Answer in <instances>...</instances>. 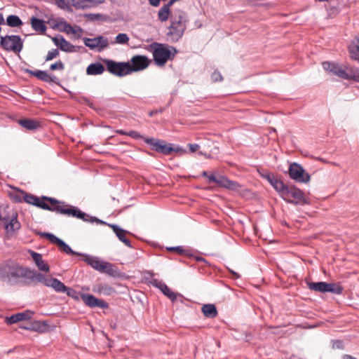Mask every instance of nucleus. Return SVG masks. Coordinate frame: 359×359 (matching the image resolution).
<instances>
[{
  "mask_svg": "<svg viewBox=\"0 0 359 359\" xmlns=\"http://www.w3.org/2000/svg\"><path fill=\"white\" fill-rule=\"evenodd\" d=\"M0 280L12 285L29 286L41 283L57 292L65 293L67 287L57 278H48L43 273L13 260L0 264Z\"/></svg>",
  "mask_w": 359,
  "mask_h": 359,
  "instance_id": "1",
  "label": "nucleus"
},
{
  "mask_svg": "<svg viewBox=\"0 0 359 359\" xmlns=\"http://www.w3.org/2000/svg\"><path fill=\"white\" fill-rule=\"evenodd\" d=\"M22 193L24 194L25 202L43 210L55 212L60 215L72 216L73 217L81 219L84 222L106 224V222L101 219L95 217L90 216L82 212L78 208L67 204L65 202L59 201L55 198L45 196H43L41 198H39L38 196L31 194Z\"/></svg>",
  "mask_w": 359,
  "mask_h": 359,
  "instance_id": "2",
  "label": "nucleus"
},
{
  "mask_svg": "<svg viewBox=\"0 0 359 359\" xmlns=\"http://www.w3.org/2000/svg\"><path fill=\"white\" fill-rule=\"evenodd\" d=\"M187 14L181 10L176 11L170 15V25L166 34L171 42H177L184 35L188 22Z\"/></svg>",
  "mask_w": 359,
  "mask_h": 359,
  "instance_id": "3",
  "label": "nucleus"
},
{
  "mask_svg": "<svg viewBox=\"0 0 359 359\" xmlns=\"http://www.w3.org/2000/svg\"><path fill=\"white\" fill-rule=\"evenodd\" d=\"M155 64L159 67L164 66L168 60H172L177 53V50L165 43L154 42L149 45Z\"/></svg>",
  "mask_w": 359,
  "mask_h": 359,
  "instance_id": "4",
  "label": "nucleus"
},
{
  "mask_svg": "<svg viewBox=\"0 0 359 359\" xmlns=\"http://www.w3.org/2000/svg\"><path fill=\"white\" fill-rule=\"evenodd\" d=\"M280 196L288 203L301 205L309 204V198L304 193L294 186L287 185Z\"/></svg>",
  "mask_w": 359,
  "mask_h": 359,
  "instance_id": "5",
  "label": "nucleus"
},
{
  "mask_svg": "<svg viewBox=\"0 0 359 359\" xmlns=\"http://www.w3.org/2000/svg\"><path fill=\"white\" fill-rule=\"evenodd\" d=\"M102 61L106 67V69L111 74L123 77L130 74L129 62H116L111 59L104 58Z\"/></svg>",
  "mask_w": 359,
  "mask_h": 359,
  "instance_id": "6",
  "label": "nucleus"
},
{
  "mask_svg": "<svg viewBox=\"0 0 359 359\" xmlns=\"http://www.w3.org/2000/svg\"><path fill=\"white\" fill-rule=\"evenodd\" d=\"M0 46L6 51L19 53L23 48V41L18 35L1 36Z\"/></svg>",
  "mask_w": 359,
  "mask_h": 359,
  "instance_id": "7",
  "label": "nucleus"
},
{
  "mask_svg": "<svg viewBox=\"0 0 359 359\" xmlns=\"http://www.w3.org/2000/svg\"><path fill=\"white\" fill-rule=\"evenodd\" d=\"M144 142L149 144L151 149L164 155H169L172 151H178L179 149L172 147V144H165V141L154 137L144 138Z\"/></svg>",
  "mask_w": 359,
  "mask_h": 359,
  "instance_id": "8",
  "label": "nucleus"
},
{
  "mask_svg": "<svg viewBox=\"0 0 359 359\" xmlns=\"http://www.w3.org/2000/svg\"><path fill=\"white\" fill-rule=\"evenodd\" d=\"M289 175L291 179L300 183H307L311 180V175L306 172L303 167L297 163H293L290 165Z\"/></svg>",
  "mask_w": 359,
  "mask_h": 359,
  "instance_id": "9",
  "label": "nucleus"
},
{
  "mask_svg": "<svg viewBox=\"0 0 359 359\" xmlns=\"http://www.w3.org/2000/svg\"><path fill=\"white\" fill-rule=\"evenodd\" d=\"M39 234L41 237L46 238L48 239L52 243L55 244L57 245V247L60 248V250L67 255H83L82 253L77 252L76 251H74L69 245H67L64 241L62 239L57 238L56 236H55L53 233H46V232H40Z\"/></svg>",
  "mask_w": 359,
  "mask_h": 359,
  "instance_id": "10",
  "label": "nucleus"
},
{
  "mask_svg": "<svg viewBox=\"0 0 359 359\" xmlns=\"http://www.w3.org/2000/svg\"><path fill=\"white\" fill-rule=\"evenodd\" d=\"M83 43L86 46L91 50L97 49L99 51L105 49L109 46L107 38L103 36H99L95 38H84Z\"/></svg>",
  "mask_w": 359,
  "mask_h": 359,
  "instance_id": "11",
  "label": "nucleus"
},
{
  "mask_svg": "<svg viewBox=\"0 0 359 359\" xmlns=\"http://www.w3.org/2000/svg\"><path fill=\"white\" fill-rule=\"evenodd\" d=\"M129 62L130 74L135 72H138L146 69L149 65V60L144 55H135Z\"/></svg>",
  "mask_w": 359,
  "mask_h": 359,
  "instance_id": "12",
  "label": "nucleus"
},
{
  "mask_svg": "<svg viewBox=\"0 0 359 359\" xmlns=\"http://www.w3.org/2000/svg\"><path fill=\"white\" fill-rule=\"evenodd\" d=\"M24 72L26 73L29 74L30 75H32L35 77H36L38 79L47 82V83H57L58 79L55 76L49 75L47 72L43 71V70H36L33 71L29 69H25Z\"/></svg>",
  "mask_w": 359,
  "mask_h": 359,
  "instance_id": "13",
  "label": "nucleus"
},
{
  "mask_svg": "<svg viewBox=\"0 0 359 359\" xmlns=\"http://www.w3.org/2000/svg\"><path fill=\"white\" fill-rule=\"evenodd\" d=\"M322 65L326 72L343 79L345 70L344 67H342L338 63L328 61L323 62Z\"/></svg>",
  "mask_w": 359,
  "mask_h": 359,
  "instance_id": "14",
  "label": "nucleus"
},
{
  "mask_svg": "<svg viewBox=\"0 0 359 359\" xmlns=\"http://www.w3.org/2000/svg\"><path fill=\"white\" fill-rule=\"evenodd\" d=\"M29 253L39 270L46 273L50 271L48 264L42 259V255L32 250H29Z\"/></svg>",
  "mask_w": 359,
  "mask_h": 359,
  "instance_id": "15",
  "label": "nucleus"
},
{
  "mask_svg": "<svg viewBox=\"0 0 359 359\" xmlns=\"http://www.w3.org/2000/svg\"><path fill=\"white\" fill-rule=\"evenodd\" d=\"M32 315L33 313L32 311L27 310L23 312L12 315L10 317H6L5 321L8 325H12L20 321L29 320L32 318Z\"/></svg>",
  "mask_w": 359,
  "mask_h": 359,
  "instance_id": "16",
  "label": "nucleus"
},
{
  "mask_svg": "<svg viewBox=\"0 0 359 359\" xmlns=\"http://www.w3.org/2000/svg\"><path fill=\"white\" fill-rule=\"evenodd\" d=\"M264 177L267 180V181L271 184V186L278 191L280 193V195L282 194L283 191L285 190V188L287 185L285 184L283 181H281L280 179L277 178L272 173H268L264 175Z\"/></svg>",
  "mask_w": 359,
  "mask_h": 359,
  "instance_id": "17",
  "label": "nucleus"
},
{
  "mask_svg": "<svg viewBox=\"0 0 359 359\" xmlns=\"http://www.w3.org/2000/svg\"><path fill=\"white\" fill-rule=\"evenodd\" d=\"M82 256L84 257L83 260L95 270L101 272V270L104 269V262H101L98 257L86 254H83Z\"/></svg>",
  "mask_w": 359,
  "mask_h": 359,
  "instance_id": "18",
  "label": "nucleus"
},
{
  "mask_svg": "<svg viewBox=\"0 0 359 359\" xmlns=\"http://www.w3.org/2000/svg\"><path fill=\"white\" fill-rule=\"evenodd\" d=\"M109 226L112 229L114 233L121 242L126 246L133 248L130 241L126 238L127 231L126 230L121 229L116 224H109Z\"/></svg>",
  "mask_w": 359,
  "mask_h": 359,
  "instance_id": "19",
  "label": "nucleus"
},
{
  "mask_svg": "<svg viewBox=\"0 0 359 359\" xmlns=\"http://www.w3.org/2000/svg\"><path fill=\"white\" fill-rule=\"evenodd\" d=\"M344 69V79L359 82V68L345 65Z\"/></svg>",
  "mask_w": 359,
  "mask_h": 359,
  "instance_id": "20",
  "label": "nucleus"
},
{
  "mask_svg": "<svg viewBox=\"0 0 359 359\" xmlns=\"http://www.w3.org/2000/svg\"><path fill=\"white\" fill-rule=\"evenodd\" d=\"M47 326L48 324L44 322L35 320L33 322L27 323L26 325L20 326V327L27 330H33L43 332L46 331Z\"/></svg>",
  "mask_w": 359,
  "mask_h": 359,
  "instance_id": "21",
  "label": "nucleus"
},
{
  "mask_svg": "<svg viewBox=\"0 0 359 359\" xmlns=\"http://www.w3.org/2000/svg\"><path fill=\"white\" fill-rule=\"evenodd\" d=\"M105 71L104 65L99 62L90 64L86 68V74L90 76L100 75Z\"/></svg>",
  "mask_w": 359,
  "mask_h": 359,
  "instance_id": "22",
  "label": "nucleus"
},
{
  "mask_svg": "<svg viewBox=\"0 0 359 359\" xmlns=\"http://www.w3.org/2000/svg\"><path fill=\"white\" fill-rule=\"evenodd\" d=\"M103 268L100 273H107L113 278H120L121 276V272L109 262H104Z\"/></svg>",
  "mask_w": 359,
  "mask_h": 359,
  "instance_id": "23",
  "label": "nucleus"
},
{
  "mask_svg": "<svg viewBox=\"0 0 359 359\" xmlns=\"http://www.w3.org/2000/svg\"><path fill=\"white\" fill-rule=\"evenodd\" d=\"M19 124L29 130H35L40 128V122L31 118H23L18 121Z\"/></svg>",
  "mask_w": 359,
  "mask_h": 359,
  "instance_id": "24",
  "label": "nucleus"
},
{
  "mask_svg": "<svg viewBox=\"0 0 359 359\" xmlns=\"http://www.w3.org/2000/svg\"><path fill=\"white\" fill-rule=\"evenodd\" d=\"M31 25L34 31L41 34L45 33L47 29L45 22L43 20L36 17H32L31 18Z\"/></svg>",
  "mask_w": 359,
  "mask_h": 359,
  "instance_id": "25",
  "label": "nucleus"
},
{
  "mask_svg": "<svg viewBox=\"0 0 359 359\" xmlns=\"http://www.w3.org/2000/svg\"><path fill=\"white\" fill-rule=\"evenodd\" d=\"M201 311H202L203 315L206 318H215L218 314V312H217L215 305L212 304H204L202 306Z\"/></svg>",
  "mask_w": 359,
  "mask_h": 359,
  "instance_id": "26",
  "label": "nucleus"
},
{
  "mask_svg": "<svg viewBox=\"0 0 359 359\" xmlns=\"http://www.w3.org/2000/svg\"><path fill=\"white\" fill-rule=\"evenodd\" d=\"M5 229L8 231H14L17 229H19L20 227V224L17 219V216L13 215L12 217L9 216V220L8 222H4Z\"/></svg>",
  "mask_w": 359,
  "mask_h": 359,
  "instance_id": "27",
  "label": "nucleus"
},
{
  "mask_svg": "<svg viewBox=\"0 0 359 359\" xmlns=\"http://www.w3.org/2000/svg\"><path fill=\"white\" fill-rule=\"evenodd\" d=\"M308 287L313 291L320 292L322 293L327 292V283L326 282H307Z\"/></svg>",
  "mask_w": 359,
  "mask_h": 359,
  "instance_id": "28",
  "label": "nucleus"
},
{
  "mask_svg": "<svg viewBox=\"0 0 359 359\" xmlns=\"http://www.w3.org/2000/svg\"><path fill=\"white\" fill-rule=\"evenodd\" d=\"M72 4L77 8H89L95 5V0H68Z\"/></svg>",
  "mask_w": 359,
  "mask_h": 359,
  "instance_id": "29",
  "label": "nucleus"
},
{
  "mask_svg": "<svg viewBox=\"0 0 359 359\" xmlns=\"http://www.w3.org/2000/svg\"><path fill=\"white\" fill-rule=\"evenodd\" d=\"M350 57L352 60L359 62V39L353 41L349 47Z\"/></svg>",
  "mask_w": 359,
  "mask_h": 359,
  "instance_id": "30",
  "label": "nucleus"
},
{
  "mask_svg": "<svg viewBox=\"0 0 359 359\" xmlns=\"http://www.w3.org/2000/svg\"><path fill=\"white\" fill-rule=\"evenodd\" d=\"M6 25L11 27H18L22 25V21L18 15H10L6 18Z\"/></svg>",
  "mask_w": 359,
  "mask_h": 359,
  "instance_id": "31",
  "label": "nucleus"
},
{
  "mask_svg": "<svg viewBox=\"0 0 359 359\" xmlns=\"http://www.w3.org/2000/svg\"><path fill=\"white\" fill-rule=\"evenodd\" d=\"M170 8L166 5H163L158 12V18L161 22H165L170 18Z\"/></svg>",
  "mask_w": 359,
  "mask_h": 359,
  "instance_id": "32",
  "label": "nucleus"
},
{
  "mask_svg": "<svg viewBox=\"0 0 359 359\" xmlns=\"http://www.w3.org/2000/svg\"><path fill=\"white\" fill-rule=\"evenodd\" d=\"M81 299L86 306H89L90 308H93V305L95 304V300L97 299V297H95L93 294L81 293Z\"/></svg>",
  "mask_w": 359,
  "mask_h": 359,
  "instance_id": "33",
  "label": "nucleus"
},
{
  "mask_svg": "<svg viewBox=\"0 0 359 359\" xmlns=\"http://www.w3.org/2000/svg\"><path fill=\"white\" fill-rule=\"evenodd\" d=\"M97 292L104 295H111L115 292V290L107 284H101L97 285Z\"/></svg>",
  "mask_w": 359,
  "mask_h": 359,
  "instance_id": "34",
  "label": "nucleus"
},
{
  "mask_svg": "<svg viewBox=\"0 0 359 359\" xmlns=\"http://www.w3.org/2000/svg\"><path fill=\"white\" fill-rule=\"evenodd\" d=\"M160 290L172 302L176 300L177 294L172 292L165 283H164L162 287L160 288Z\"/></svg>",
  "mask_w": 359,
  "mask_h": 359,
  "instance_id": "35",
  "label": "nucleus"
},
{
  "mask_svg": "<svg viewBox=\"0 0 359 359\" xmlns=\"http://www.w3.org/2000/svg\"><path fill=\"white\" fill-rule=\"evenodd\" d=\"M327 292H331L335 294H341L343 292V287L338 283H327Z\"/></svg>",
  "mask_w": 359,
  "mask_h": 359,
  "instance_id": "36",
  "label": "nucleus"
},
{
  "mask_svg": "<svg viewBox=\"0 0 359 359\" xmlns=\"http://www.w3.org/2000/svg\"><path fill=\"white\" fill-rule=\"evenodd\" d=\"M61 42H62V43L60 47V49L61 50L65 51V52H68V53H73L76 50L75 46L73 44H72L70 42L67 41L65 38L61 39Z\"/></svg>",
  "mask_w": 359,
  "mask_h": 359,
  "instance_id": "37",
  "label": "nucleus"
},
{
  "mask_svg": "<svg viewBox=\"0 0 359 359\" xmlns=\"http://www.w3.org/2000/svg\"><path fill=\"white\" fill-rule=\"evenodd\" d=\"M241 187V184L237 182L231 180L228 178L224 188L231 191H238Z\"/></svg>",
  "mask_w": 359,
  "mask_h": 359,
  "instance_id": "38",
  "label": "nucleus"
},
{
  "mask_svg": "<svg viewBox=\"0 0 359 359\" xmlns=\"http://www.w3.org/2000/svg\"><path fill=\"white\" fill-rule=\"evenodd\" d=\"M129 41L128 36L125 33L118 34L115 38V43L118 44H127Z\"/></svg>",
  "mask_w": 359,
  "mask_h": 359,
  "instance_id": "39",
  "label": "nucleus"
},
{
  "mask_svg": "<svg viewBox=\"0 0 359 359\" xmlns=\"http://www.w3.org/2000/svg\"><path fill=\"white\" fill-rule=\"evenodd\" d=\"M65 293L75 300H79L81 294L78 292L76 290L68 287H67V290H65Z\"/></svg>",
  "mask_w": 359,
  "mask_h": 359,
  "instance_id": "40",
  "label": "nucleus"
},
{
  "mask_svg": "<svg viewBox=\"0 0 359 359\" xmlns=\"http://www.w3.org/2000/svg\"><path fill=\"white\" fill-rule=\"evenodd\" d=\"M168 250L175 251L179 255H185L189 256V252L188 250L184 249L182 246L170 247L168 248Z\"/></svg>",
  "mask_w": 359,
  "mask_h": 359,
  "instance_id": "41",
  "label": "nucleus"
},
{
  "mask_svg": "<svg viewBox=\"0 0 359 359\" xmlns=\"http://www.w3.org/2000/svg\"><path fill=\"white\" fill-rule=\"evenodd\" d=\"M50 69L52 71H55V70L63 71L65 69V65L61 60H59V61L56 62L55 63L50 65Z\"/></svg>",
  "mask_w": 359,
  "mask_h": 359,
  "instance_id": "42",
  "label": "nucleus"
},
{
  "mask_svg": "<svg viewBox=\"0 0 359 359\" xmlns=\"http://www.w3.org/2000/svg\"><path fill=\"white\" fill-rule=\"evenodd\" d=\"M223 79L222 75L217 69L215 70L211 74V80L212 82L222 81Z\"/></svg>",
  "mask_w": 359,
  "mask_h": 359,
  "instance_id": "43",
  "label": "nucleus"
},
{
  "mask_svg": "<svg viewBox=\"0 0 359 359\" xmlns=\"http://www.w3.org/2000/svg\"><path fill=\"white\" fill-rule=\"evenodd\" d=\"M227 179H228V177H226L225 176H223V175H219L217 176L215 183L218 186L224 188L225 185H226V183Z\"/></svg>",
  "mask_w": 359,
  "mask_h": 359,
  "instance_id": "44",
  "label": "nucleus"
},
{
  "mask_svg": "<svg viewBox=\"0 0 359 359\" xmlns=\"http://www.w3.org/2000/svg\"><path fill=\"white\" fill-rule=\"evenodd\" d=\"M95 307L101 309H107L109 307V304L104 300L97 298L93 305V308Z\"/></svg>",
  "mask_w": 359,
  "mask_h": 359,
  "instance_id": "45",
  "label": "nucleus"
},
{
  "mask_svg": "<svg viewBox=\"0 0 359 359\" xmlns=\"http://www.w3.org/2000/svg\"><path fill=\"white\" fill-rule=\"evenodd\" d=\"M59 55V51L57 48L53 49L52 50L48 51L46 57V61H50L55 58Z\"/></svg>",
  "mask_w": 359,
  "mask_h": 359,
  "instance_id": "46",
  "label": "nucleus"
},
{
  "mask_svg": "<svg viewBox=\"0 0 359 359\" xmlns=\"http://www.w3.org/2000/svg\"><path fill=\"white\" fill-rule=\"evenodd\" d=\"M127 135L135 140L143 139L144 140L145 138L139 132L136 130L128 131Z\"/></svg>",
  "mask_w": 359,
  "mask_h": 359,
  "instance_id": "47",
  "label": "nucleus"
},
{
  "mask_svg": "<svg viewBox=\"0 0 359 359\" xmlns=\"http://www.w3.org/2000/svg\"><path fill=\"white\" fill-rule=\"evenodd\" d=\"M332 348L334 349H344V344L343 341L339 339L332 341Z\"/></svg>",
  "mask_w": 359,
  "mask_h": 359,
  "instance_id": "48",
  "label": "nucleus"
},
{
  "mask_svg": "<svg viewBox=\"0 0 359 359\" xmlns=\"http://www.w3.org/2000/svg\"><path fill=\"white\" fill-rule=\"evenodd\" d=\"M151 283L153 286H154L155 287H157L160 290V288L162 287V286L163 285V284L165 283H163L161 280H158V279L154 278V279H152Z\"/></svg>",
  "mask_w": 359,
  "mask_h": 359,
  "instance_id": "49",
  "label": "nucleus"
},
{
  "mask_svg": "<svg viewBox=\"0 0 359 359\" xmlns=\"http://www.w3.org/2000/svg\"><path fill=\"white\" fill-rule=\"evenodd\" d=\"M63 38L64 37L60 35V36L53 37L52 41H53V43H55V46H57L60 48L61 46V43H62L61 39Z\"/></svg>",
  "mask_w": 359,
  "mask_h": 359,
  "instance_id": "50",
  "label": "nucleus"
},
{
  "mask_svg": "<svg viewBox=\"0 0 359 359\" xmlns=\"http://www.w3.org/2000/svg\"><path fill=\"white\" fill-rule=\"evenodd\" d=\"M188 147L190 151L192 153L196 152L200 148V146L198 144H189Z\"/></svg>",
  "mask_w": 359,
  "mask_h": 359,
  "instance_id": "51",
  "label": "nucleus"
},
{
  "mask_svg": "<svg viewBox=\"0 0 359 359\" xmlns=\"http://www.w3.org/2000/svg\"><path fill=\"white\" fill-rule=\"evenodd\" d=\"M87 17L90 20H98L100 19L101 15L100 14L90 13V14L87 15Z\"/></svg>",
  "mask_w": 359,
  "mask_h": 359,
  "instance_id": "52",
  "label": "nucleus"
},
{
  "mask_svg": "<svg viewBox=\"0 0 359 359\" xmlns=\"http://www.w3.org/2000/svg\"><path fill=\"white\" fill-rule=\"evenodd\" d=\"M57 6L62 9L67 7V4L65 0H55Z\"/></svg>",
  "mask_w": 359,
  "mask_h": 359,
  "instance_id": "53",
  "label": "nucleus"
},
{
  "mask_svg": "<svg viewBox=\"0 0 359 359\" xmlns=\"http://www.w3.org/2000/svg\"><path fill=\"white\" fill-rule=\"evenodd\" d=\"M216 178H217V176H215L214 174H212V173L209 174L208 176V183H212V182L215 183Z\"/></svg>",
  "mask_w": 359,
  "mask_h": 359,
  "instance_id": "54",
  "label": "nucleus"
},
{
  "mask_svg": "<svg viewBox=\"0 0 359 359\" xmlns=\"http://www.w3.org/2000/svg\"><path fill=\"white\" fill-rule=\"evenodd\" d=\"M65 27L67 29V32H71V33H73V34L76 33L74 29L73 28V27L70 24H67V23L65 22Z\"/></svg>",
  "mask_w": 359,
  "mask_h": 359,
  "instance_id": "55",
  "label": "nucleus"
},
{
  "mask_svg": "<svg viewBox=\"0 0 359 359\" xmlns=\"http://www.w3.org/2000/svg\"><path fill=\"white\" fill-rule=\"evenodd\" d=\"M85 102L90 108L97 110V108L95 107V104L93 102H91L88 99H85Z\"/></svg>",
  "mask_w": 359,
  "mask_h": 359,
  "instance_id": "56",
  "label": "nucleus"
},
{
  "mask_svg": "<svg viewBox=\"0 0 359 359\" xmlns=\"http://www.w3.org/2000/svg\"><path fill=\"white\" fill-rule=\"evenodd\" d=\"M229 271L233 275V276L235 279H238L241 277V276L238 273H236L232 270H230V269H229Z\"/></svg>",
  "mask_w": 359,
  "mask_h": 359,
  "instance_id": "57",
  "label": "nucleus"
},
{
  "mask_svg": "<svg viewBox=\"0 0 359 359\" xmlns=\"http://www.w3.org/2000/svg\"><path fill=\"white\" fill-rule=\"evenodd\" d=\"M341 359H357V358L351 355L344 354V355H343Z\"/></svg>",
  "mask_w": 359,
  "mask_h": 359,
  "instance_id": "58",
  "label": "nucleus"
},
{
  "mask_svg": "<svg viewBox=\"0 0 359 359\" xmlns=\"http://www.w3.org/2000/svg\"><path fill=\"white\" fill-rule=\"evenodd\" d=\"M198 154L203 155V156H205L207 158H211V155L210 154H207L206 152H203V151H200L198 152Z\"/></svg>",
  "mask_w": 359,
  "mask_h": 359,
  "instance_id": "59",
  "label": "nucleus"
},
{
  "mask_svg": "<svg viewBox=\"0 0 359 359\" xmlns=\"http://www.w3.org/2000/svg\"><path fill=\"white\" fill-rule=\"evenodd\" d=\"M116 133L117 134L122 135H127V133H128V132H126V131H125L123 130H121H121H116Z\"/></svg>",
  "mask_w": 359,
  "mask_h": 359,
  "instance_id": "60",
  "label": "nucleus"
},
{
  "mask_svg": "<svg viewBox=\"0 0 359 359\" xmlns=\"http://www.w3.org/2000/svg\"><path fill=\"white\" fill-rule=\"evenodd\" d=\"M4 24H5V20H4V15L2 13H0V25H4Z\"/></svg>",
  "mask_w": 359,
  "mask_h": 359,
  "instance_id": "61",
  "label": "nucleus"
},
{
  "mask_svg": "<svg viewBox=\"0 0 359 359\" xmlns=\"http://www.w3.org/2000/svg\"><path fill=\"white\" fill-rule=\"evenodd\" d=\"M201 175H202V176L208 178L209 173L207 171H203Z\"/></svg>",
  "mask_w": 359,
  "mask_h": 359,
  "instance_id": "62",
  "label": "nucleus"
},
{
  "mask_svg": "<svg viewBox=\"0 0 359 359\" xmlns=\"http://www.w3.org/2000/svg\"><path fill=\"white\" fill-rule=\"evenodd\" d=\"M15 201L20 202V201H21V198L19 196H18L15 198Z\"/></svg>",
  "mask_w": 359,
  "mask_h": 359,
  "instance_id": "63",
  "label": "nucleus"
},
{
  "mask_svg": "<svg viewBox=\"0 0 359 359\" xmlns=\"http://www.w3.org/2000/svg\"><path fill=\"white\" fill-rule=\"evenodd\" d=\"M197 260L198 261H205V259L203 258H198Z\"/></svg>",
  "mask_w": 359,
  "mask_h": 359,
  "instance_id": "64",
  "label": "nucleus"
}]
</instances>
